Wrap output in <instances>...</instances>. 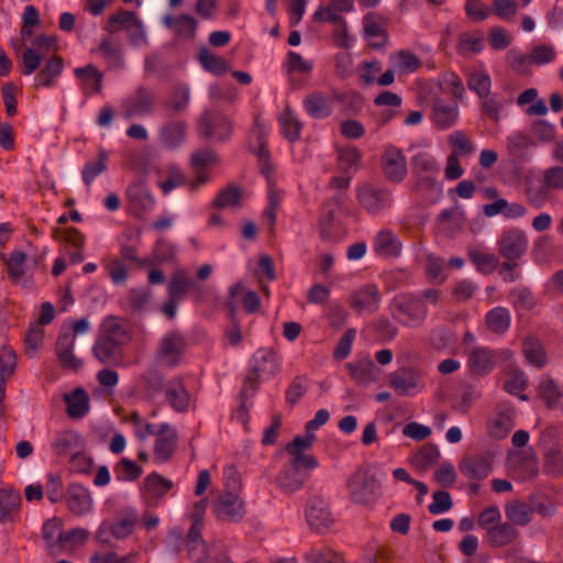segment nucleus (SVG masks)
I'll list each match as a JSON object with an SVG mask.
<instances>
[{
	"instance_id": "338daca9",
	"label": "nucleus",
	"mask_w": 563,
	"mask_h": 563,
	"mask_svg": "<svg viewBox=\"0 0 563 563\" xmlns=\"http://www.w3.org/2000/svg\"><path fill=\"white\" fill-rule=\"evenodd\" d=\"M483 49V37L481 34L471 35L463 33L460 35L457 52L465 56L470 53H479Z\"/></svg>"
},
{
	"instance_id": "2f4dec72",
	"label": "nucleus",
	"mask_w": 563,
	"mask_h": 563,
	"mask_svg": "<svg viewBox=\"0 0 563 563\" xmlns=\"http://www.w3.org/2000/svg\"><path fill=\"white\" fill-rule=\"evenodd\" d=\"M121 344L99 335L93 345V355L103 364L117 363L122 358Z\"/></svg>"
},
{
	"instance_id": "393cba45",
	"label": "nucleus",
	"mask_w": 563,
	"mask_h": 563,
	"mask_svg": "<svg viewBox=\"0 0 563 563\" xmlns=\"http://www.w3.org/2000/svg\"><path fill=\"white\" fill-rule=\"evenodd\" d=\"M515 409L510 404L498 407L497 418L489 426V433L496 439H504L514 428Z\"/></svg>"
},
{
	"instance_id": "20e7f679",
	"label": "nucleus",
	"mask_w": 563,
	"mask_h": 563,
	"mask_svg": "<svg viewBox=\"0 0 563 563\" xmlns=\"http://www.w3.org/2000/svg\"><path fill=\"white\" fill-rule=\"evenodd\" d=\"M157 98L155 92L145 87L139 86L131 95L121 102V114L126 120L145 118L152 115L156 108Z\"/></svg>"
},
{
	"instance_id": "a19ab883",
	"label": "nucleus",
	"mask_w": 563,
	"mask_h": 563,
	"mask_svg": "<svg viewBox=\"0 0 563 563\" xmlns=\"http://www.w3.org/2000/svg\"><path fill=\"white\" fill-rule=\"evenodd\" d=\"M544 464L543 472L551 477L563 475V454L556 443L544 446Z\"/></svg>"
},
{
	"instance_id": "13d9d810",
	"label": "nucleus",
	"mask_w": 563,
	"mask_h": 563,
	"mask_svg": "<svg viewBox=\"0 0 563 563\" xmlns=\"http://www.w3.org/2000/svg\"><path fill=\"white\" fill-rule=\"evenodd\" d=\"M107 153L103 150H100L98 159L96 162H89L84 166L81 175L82 180L87 186H89L98 175L102 174L107 169Z\"/></svg>"
},
{
	"instance_id": "39448f33",
	"label": "nucleus",
	"mask_w": 563,
	"mask_h": 563,
	"mask_svg": "<svg viewBox=\"0 0 563 563\" xmlns=\"http://www.w3.org/2000/svg\"><path fill=\"white\" fill-rule=\"evenodd\" d=\"M186 339L179 332L167 333L159 341L155 357L156 361L167 367H175L186 350Z\"/></svg>"
},
{
	"instance_id": "69168bd1",
	"label": "nucleus",
	"mask_w": 563,
	"mask_h": 563,
	"mask_svg": "<svg viewBox=\"0 0 563 563\" xmlns=\"http://www.w3.org/2000/svg\"><path fill=\"white\" fill-rule=\"evenodd\" d=\"M240 203L241 190L234 186L222 189L213 200V206L219 209L227 207H238Z\"/></svg>"
},
{
	"instance_id": "c03bdc74",
	"label": "nucleus",
	"mask_w": 563,
	"mask_h": 563,
	"mask_svg": "<svg viewBox=\"0 0 563 563\" xmlns=\"http://www.w3.org/2000/svg\"><path fill=\"white\" fill-rule=\"evenodd\" d=\"M190 99L189 88L187 86H176L164 103V109L168 114H177L185 111Z\"/></svg>"
},
{
	"instance_id": "1a4fd4ad",
	"label": "nucleus",
	"mask_w": 563,
	"mask_h": 563,
	"mask_svg": "<svg viewBox=\"0 0 563 563\" xmlns=\"http://www.w3.org/2000/svg\"><path fill=\"white\" fill-rule=\"evenodd\" d=\"M360 206L371 214H378L390 206V191L369 184L357 188Z\"/></svg>"
},
{
	"instance_id": "37998d69",
	"label": "nucleus",
	"mask_w": 563,
	"mask_h": 563,
	"mask_svg": "<svg viewBox=\"0 0 563 563\" xmlns=\"http://www.w3.org/2000/svg\"><path fill=\"white\" fill-rule=\"evenodd\" d=\"M440 457V451L435 444L422 445L411 457L410 463L418 470L426 471L434 465Z\"/></svg>"
},
{
	"instance_id": "473e14b6",
	"label": "nucleus",
	"mask_w": 563,
	"mask_h": 563,
	"mask_svg": "<svg viewBox=\"0 0 563 563\" xmlns=\"http://www.w3.org/2000/svg\"><path fill=\"white\" fill-rule=\"evenodd\" d=\"M186 130L187 126L183 121L165 123L159 132L163 145L170 150L178 147L185 141Z\"/></svg>"
},
{
	"instance_id": "c756f323",
	"label": "nucleus",
	"mask_w": 563,
	"mask_h": 563,
	"mask_svg": "<svg viewBox=\"0 0 563 563\" xmlns=\"http://www.w3.org/2000/svg\"><path fill=\"white\" fill-rule=\"evenodd\" d=\"M432 112L433 122L440 129L452 126L459 117L457 104H450L442 99L434 101Z\"/></svg>"
},
{
	"instance_id": "5fc2aeb1",
	"label": "nucleus",
	"mask_w": 563,
	"mask_h": 563,
	"mask_svg": "<svg viewBox=\"0 0 563 563\" xmlns=\"http://www.w3.org/2000/svg\"><path fill=\"white\" fill-rule=\"evenodd\" d=\"M21 495L11 488L0 489V521L5 520L10 514L20 506Z\"/></svg>"
},
{
	"instance_id": "680f3d73",
	"label": "nucleus",
	"mask_w": 563,
	"mask_h": 563,
	"mask_svg": "<svg viewBox=\"0 0 563 563\" xmlns=\"http://www.w3.org/2000/svg\"><path fill=\"white\" fill-rule=\"evenodd\" d=\"M194 285V280L185 273H175L168 284V296L173 299H181L184 294Z\"/></svg>"
},
{
	"instance_id": "e433bc0d",
	"label": "nucleus",
	"mask_w": 563,
	"mask_h": 563,
	"mask_svg": "<svg viewBox=\"0 0 563 563\" xmlns=\"http://www.w3.org/2000/svg\"><path fill=\"white\" fill-rule=\"evenodd\" d=\"M505 514L508 521L515 527H525L531 522L533 509L523 501L512 500L505 506Z\"/></svg>"
},
{
	"instance_id": "72a5a7b5",
	"label": "nucleus",
	"mask_w": 563,
	"mask_h": 563,
	"mask_svg": "<svg viewBox=\"0 0 563 563\" xmlns=\"http://www.w3.org/2000/svg\"><path fill=\"white\" fill-rule=\"evenodd\" d=\"M201 530L198 526H191L186 537L188 556L194 563H200L207 559V545Z\"/></svg>"
},
{
	"instance_id": "0eeeda50",
	"label": "nucleus",
	"mask_w": 563,
	"mask_h": 563,
	"mask_svg": "<svg viewBox=\"0 0 563 563\" xmlns=\"http://www.w3.org/2000/svg\"><path fill=\"white\" fill-rule=\"evenodd\" d=\"M306 520L311 530L318 533H325L334 522L329 504L319 496H314L308 500Z\"/></svg>"
},
{
	"instance_id": "7ed1b4c3",
	"label": "nucleus",
	"mask_w": 563,
	"mask_h": 563,
	"mask_svg": "<svg viewBox=\"0 0 563 563\" xmlns=\"http://www.w3.org/2000/svg\"><path fill=\"white\" fill-rule=\"evenodd\" d=\"M347 486L351 500L357 505L372 504L380 495L377 477L367 470L357 468L349 478Z\"/></svg>"
},
{
	"instance_id": "b1692460",
	"label": "nucleus",
	"mask_w": 563,
	"mask_h": 563,
	"mask_svg": "<svg viewBox=\"0 0 563 563\" xmlns=\"http://www.w3.org/2000/svg\"><path fill=\"white\" fill-rule=\"evenodd\" d=\"M303 108L313 119H324L332 113V98L320 91H314L303 99Z\"/></svg>"
},
{
	"instance_id": "6e6d98bb",
	"label": "nucleus",
	"mask_w": 563,
	"mask_h": 563,
	"mask_svg": "<svg viewBox=\"0 0 563 563\" xmlns=\"http://www.w3.org/2000/svg\"><path fill=\"white\" fill-rule=\"evenodd\" d=\"M362 158V153L354 146L341 148L338 155L339 167L344 173L356 170Z\"/></svg>"
},
{
	"instance_id": "a878e982",
	"label": "nucleus",
	"mask_w": 563,
	"mask_h": 563,
	"mask_svg": "<svg viewBox=\"0 0 563 563\" xmlns=\"http://www.w3.org/2000/svg\"><path fill=\"white\" fill-rule=\"evenodd\" d=\"M64 59L59 55H53L44 65V67L36 74L34 78V86L38 88L53 87L56 78L63 73Z\"/></svg>"
},
{
	"instance_id": "412c9836",
	"label": "nucleus",
	"mask_w": 563,
	"mask_h": 563,
	"mask_svg": "<svg viewBox=\"0 0 563 563\" xmlns=\"http://www.w3.org/2000/svg\"><path fill=\"white\" fill-rule=\"evenodd\" d=\"M519 536V530L509 521H505L488 530L486 541L493 548H503L516 542Z\"/></svg>"
},
{
	"instance_id": "bb28decb",
	"label": "nucleus",
	"mask_w": 563,
	"mask_h": 563,
	"mask_svg": "<svg viewBox=\"0 0 563 563\" xmlns=\"http://www.w3.org/2000/svg\"><path fill=\"white\" fill-rule=\"evenodd\" d=\"M43 539L52 554H58L63 550L62 520L57 517L46 520L43 525Z\"/></svg>"
},
{
	"instance_id": "dca6fc26",
	"label": "nucleus",
	"mask_w": 563,
	"mask_h": 563,
	"mask_svg": "<svg viewBox=\"0 0 563 563\" xmlns=\"http://www.w3.org/2000/svg\"><path fill=\"white\" fill-rule=\"evenodd\" d=\"M383 19L376 13L368 12L363 18L364 35L369 40V46L373 49H382L388 43V34L382 26Z\"/></svg>"
},
{
	"instance_id": "09e8293b",
	"label": "nucleus",
	"mask_w": 563,
	"mask_h": 563,
	"mask_svg": "<svg viewBox=\"0 0 563 563\" xmlns=\"http://www.w3.org/2000/svg\"><path fill=\"white\" fill-rule=\"evenodd\" d=\"M137 522V516L134 510H126L111 526V534L115 539H124L129 537Z\"/></svg>"
},
{
	"instance_id": "a18cd8bd",
	"label": "nucleus",
	"mask_w": 563,
	"mask_h": 563,
	"mask_svg": "<svg viewBox=\"0 0 563 563\" xmlns=\"http://www.w3.org/2000/svg\"><path fill=\"white\" fill-rule=\"evenodd\" d=\"M172 487V481L163 477L156 472L151 473L144 479V488L150 498H161L165 496Z\"/></svg>"
},
{
	"instance_id": "c9c22d12",
	"label": "nucleus",
	"mask_w": 563,
	"mask_h": 563,
	"mask_svg": "<svg viewBox=\"0 0 563 563\" xmlns=\"http://www.w3.org/2000/svg\"><path fill=\"white\" fill-rule=\"evenodd\" d=\"M64 401L71 418H81L89 410V396L82 387H77L71 394H65Z\"/></svg>"
},
{
	"instance_id": "8fccbe9b",
	"label": "nucleus",
	"mask_w": 563,
	"mask_h": 563,
	"mask_svg": "<svg viewBox=\"0 0 563 563\" xmlns=\"http://www.w3.org/2000/svg\"><path fill=\"white\" fill-rule=\"evenodd\" d=\"M507 148L515 157H522L534 146L532 137L525 132H515L507 137Z\"/></svg>"
},
{
	"instance_id": "4468645a",
	"label": "nucleus",
	"mask_w": 563,
	"mask_h": 563,
	"mask_svg": "<svg viewBox=\"0 0 563 563\" xmlns=\"http://www.w3.org/2000/svg\"><path fill=\"white\" fill-rule=\"evenodd\" d=\"M75 335L70 331H62L57 338L55 351L60 366L77 372L82 362L74 354Z\"/></svg>"
},
{
	"instance_id": "f3484780",
	"label": "nucleus",
	"mask_w": 563,
	"mask_h": 563,
	"mask_svg": "<svg viewBox=\"0 0 563 563\" xmlns=\"http://www.w3.org/2000/svg\"><path fill=\"white\" fill-rule=\"evenodd\" d=\"M493 468L492 457L488 455H473L464 459L460 464V471L470 479L477 482L486 478Z\"/></svg>"
},
{
	"instance_id": "0e129e2a",
	"label": "nucleus",
	"mask_w": 563,
	"mask_h": 563,
	"mask_svg": "<svg viewBox=\"0 0 563 563\" xmlns=\"http://www.w3.org/2000/svg\"><path fill=\"white\" fill-rule=\"evenodd\" d=\"M412 172L418 176L431 174L438 169L435 159L427 152H419L411 158Z\"/></svg>"
},
{
	"instance_id": "5701e85b",
	"label": "nucleus",
	"mask_w": 563,
	"mask_h": 563,
	"mask_svg": "<svg viewBox=\"0 0 563 563\" xmlns=\"http://www.w3.org/2000/svg\"><path fill=\"white\" fill-rule=\"evenodd\" d=\"M495 364V351L489 347H474L468 353V368L475 375L488 374Z\"/></svg>"
},
{
	"instance_id": "cd10ccee",
	"label": "nucleus",
	"mask_w": 563,
	"mask_h": 563,
	"mask_svg": "<svg viewBox=\"0 0 563 563\" xmlns=\"http://www.w3.org/2000/svg\"><path fill=\"white\" fill-rule=\"evenodd\" d=\"M522 353L527 362L537 368H542L548 364L547 352L541 341L534 335L523 339Z\"/></svg>"
},
{
	"instance_id": "f257e3e1",
	"label": "nucleus",
	"mask_w": 563,
	"mask_h": 563,
	"mask_svg": "<svg viewBox=\"0 0 563 563\" xmlns=\"http://www.w3.org/2000/svg\"><path fill=\"white\" fill-rule=\"evenodd\" d=\"M528 250L526 233L518 228L504 231L498 241V253L505 260L501 263L499 274L511 272L518 267V261Z\"/></svg>"
},
{
	"instance_id": "6e6552de",
	"label": "nucleus",
	"mask_w": 563,
	"mask_h": 563,
	"mask_svg": "<svg viewBox=\"0 0 563 563\" xmlns=\"http://www.w3.org/2000/svg\"><path fill=\"white\" fill-rule=\"evenodd\" d=\"M390 309L393 317L404 324H408V322L402 321L401 316H406L408 320L418 324L422 323L427 317V308L422 300L408 295L395 297Z\"/></svg>"
},
{
	"instance_id": "3c124183",
	"label": "nucleus",
	"mask_w": 563,
	"mask_h": 563,
	"mask_svg": "<svg viewBox=\"0 0 563 563\" xmlns=\"http://www.w3.org/2000/svg\"><path fill=\"white\" fill-rule=\"evenodd\" d=\"M282 132L284 136L291 143L300 137L302 129L301 122L294 115L292 111L287 107L279 117Z\"/></svg>"
},
{
	"instance_id": "c85d7f7f",
	"label": "nucleus",
	"mask_w": 563,
	"mask_h": 563,
	"mask_svg": "<svg viewBox=\"0 0 563 563\" xmlns=\"http://www.w3.org/2000/svg\"><path fill=\"white\" fill-rule=\"evenodd\" d=\"M166 399L175 411L185 412L190 402V396L181 379L175 378L166 385Z\"/></svg>"
},
{
	"instance_id": "603ef678",
	"label": "nucleus",
	"mask_w": 563,
	"mask_h": 563,
	"mask_svg": "<svg viewBox=\"0 0 563 563\" xmlns=\"http://www.w3.org/2000/svg\"><path fill=\"white\" fill-rule=\"evenodd\" d=\"M467 256L475 265L476 269L482 274L493 273L498 265L497 256L490 253H483L478 250L472 249L468 250Z\"/></svg>"
},
{
	"instance_id": "49530a36",
	"label": "nucleus",
	"mask_w": 563,
	"mask_h": 563,
	"mask_svg": "<svg viewBox=\"0 0 563 563\" xmlns=\"http://www.w3.org/2000/svg\"><path fill=\"white\" fill-rule=\"evenodd\" d=\"M346 368L350 376L358 384H368L375 379L376 366L372 360L349 363Z\"/></svg>"
},
{
	"instance_id": "7c9ffc66",
	"label": "nucleus",
	"mask_w": 563,
	"mask_h": 563,
	"mask_svg": "<svg viewBox=\"0 0 563 563\" xmlns=\"http://www.w3.org/2000/svg\"><path fill=\"white\" fill-rule=\"evenodd\" d=\"M308 478L309 474L307 472L298 471L288 465L277 477L276 482L284 493L292 494L300 489Z\"/></svg>"
},
{
	"instance_id": "4d7b16f0",
	"label": "nucleus",
	"mask_w": 563,
	"mask_h": 563,
	"mask_svg": "<svg viewBox=\"0 0 563 563\" xmlns=\"http://www.w3.org/2000/svg\"><path fill=\"white\" fill-rule=\"evenodd\" d=\"M468 89L475 91L482 99L488 97L492 87V80L487 73L475 71L470 74L467 78Z\"/></svg>"
},
{
	"instance_id": "e2e57ef3",
	"label": "nucleus",
	"mask_w": 563,
	"mask_h": 563,
	"mask_svg": "<svg viewBox=\"0 0 563 563\" xmlns=\"http://www.w3.org/2000/svg\"><path fill=\"white\" fill-rule=\"evenodd\" d=\"M509 296L512 305L517 309H533L537 306V300L528 287H517L510 290Z\"/></svg>"
},
{
	"instance_id": "052dcab7",
	"label": "nucleus",
	"mask_w": 563,
	"mask_h": 563,
	"mask_svg": "<svg viewBox=\"0 0 563 563\" xmlns=\"http://www.w3.org/2000/svg\"><path fill=\"white\" fill-rule=\"evenodd\" d=\"M42 55L34 47H25L21 55L20 71L24 76L32 75L42 63Z\"/></svg>"
},
{
	"instance_id": "aec40b11",
	"label": "nucleus",
	"mask_w": 563,
	"mask_h": 563,
	"mask_svg": "<svg viewBox=\"0 0 563 563\" xmlns=\"http://www.w3.org/2000/svg\"><path fill=\"white\" fill-rule=\"evenodd\" d=\"M75 76L81 82V89L85 96L100 93L102 90L103 74L92 64L74 69Z\"/></svg>"
},
{
	"instance_id": "2eb2a0df",
	"label": "nucleus",
	"mask_w": 563,
	"mask_h": 563,
	"mask_svg": "<svg viewBox=\"0 0 563 563\" xmlns=\"http://www.w3.org/2000/svg\"><path fill=\"white\" fill-rule=\"evenodd\" d=\"M85 446L81 435L74 430H64L56 434L52 448L60 457H71L78 452H82Z\"/></svg>"
},
{
	"instance_id": "f704fd0d",
	"label": "nucleus",
	"mask_w": 563,
	"mask_h": 563,
	"mask_svg": "<svg viewBox=\"0 0 563 563\" xmlns=\"http://www.w3.org/2000/svg\"><path fill=\"white\" fill-rule=\"evenodd\" d=\"M380 300L379 291L376 286L369 285L355 291L352 296L351 307L362 311L365 309L377 310Z\"/></svg>"
},
{
	"instance_id": "de8ad7c7",
	"label": "nucleus",
	"mask_w": 563,
	"mask_h": 563,
	"mask_svg": "<svg viewBox=\"0 0 563 563\" xmlns=\"http://www.w3.org/2000/svg\"><path fill=\"white\" fill-rule=\"evenodd\" d=\"M199 62L207 71L218 76L225 74L231 68L230 63L225 58L210 53L207 48L200 49Z\"/></svg>"
},
{
	"instance_id": "423d86ee",
	"label": "nucleus",
	"mask_w": 563,
	"mask_h": 563,
	"mask_svg": "<svg viewBox=\"0 0 563 563\" xmlns=\"http://www.w3.org/2000/svg\"><path fill=\"white\" fill-rule=\"evenodd\" d=\"M198 131L206 139L224 141L232 133V123L223 113L206 110L199 119Z\"/></svg>"
},
{
	"instance_id": "774afa93",
	"label": "nucleus",
	"mask_w": 563,
	"mask_h": 563,
	"mask_svg": "<svg viewBox=\"0 0 563 563\" xmlns=\"http://www.w3.org/2000/svg\"><path fill=\"white\" fill-rule=\"evenodd\" d=\"M453 507L451 495L446 490H437L432 495V503L428 506V510L432 515H440L449 511Z\"/></svg>"
},
{
	"instance_id": "58836bf2",
	"label": "nucleus",
	"mask_w": 563,
	"mask_h": 563,
	"mask_svg": "<svg viewBox=\"0 0 563 563\" xmlns=\"http://www.w3.org/2000/svg\"><path fill=\"white\" fill-rule=\"evenodd\" d=\"M374 250L382 256L393 257L400 254L401 244L393 232L382 231L375 239Z\"/></svg>"
},
{
	"instance_id": "6ab92c4d",
	"label": "nucleus",
	"mask_w": 563,
	"mask_h": 563,
	"mask_svg": "<svg viewBox=\"0 0 563 563\" xmlns=\"http://www.w3.org/2000/svg\"><path fill=\"white\" fill-rule=\"evenodd\" d=\"M389 385L402 396H411L419 389V375L412 368L402 367L389 375Z\"/></svg>"
},
{
	"instance_id": "a211bd4d",
	"label": "nucleus",
	"mask_w": 563,
	"mask_h": 563,
	"mask_svg": "<svg viewBox=\"0 0 563 563\" xmlns=\"http://www.w3.org/2000/svg\"><path fill=\"white\" fill-rule=\"evenodd\" d=\"M67 506L76 516L90 512L92 509L90 492L82 485L70 484L67 488Z\"/></svg>"
},
{
	"instance_id": "9b49d317",
	"label": "nucleus",
	"mask_w": 563,
	"mask_h": 563,
	"mask_svg": "<svg viewBox=\"0 0 563 563\" xmlns=\"http://www.w3.org/2000/svg\"><path fill=\"white\" fill-rule=\"evenodd\" d=\"M217 519L227 522H238L245 516L242 498L233 493L222 494L212 505Z\"/></svg>"
},
{
	"instance_id": "9d476101",
	"label": "nucleus",
	"mask_w": 563,
	"mask_h": 563,
	"mask_svg": "<svg viewBox=\"0 0 563 563\" xmlns=\"http://www.w3.org/2000/svg\"><path fill=\"white\" fill-rule=\"evenodd\" d=\"M125 197L137 217L142 216L144 212L151 211L156 203L147 181L144 178L132 181L125 189Z\"/></svg>"
},
{
	"instance_id": "bf43d9fd",
	"label": "nucleus",
	"mask_w": 563,
	"mask_h": 563,
	"mask_svg": "<svg viewBox=\"0 0 563 563\" xmlns=\"http://www.w3.org/2000/svg\"><path fill=\"white\" fill-rule=\"evenodd\" d=\"M44 338V330L40 324H30L24 336L25 354L32 358L35 356L36 351L40 349Z\"/></svg>"
},
{
	"instance_id": "79ce46f5",
	"label": "nucleus",
	"mask_w": 563,
	"mask_h": 563,
	"mask_svg": "<svg viewBox=\"0 0 563 563\" xmlns=\"http://www.w3.org/2000/svg\"><path fill=\"white\" fill-rule=\"evenodd\" d=\"M1 258L7 265L10 279L15 284L22 282L26 274V254L22 251H13L9 258H5L3 254H1Z\"/></svg>"
},
{
	"instance_id": "f03ea898",
	"label": "nucleus",
	"mask_w": 563,
	"mask_h": 563,
	"mask_svg": "<svg viewBox=\"0 0 563 563\" xmlns=\"http://www.w3.org/2000/svg\"><path fill=\"white\" fill-rule=\"evenodd\" d=\"M279 371L276 354L272 350L258 351L253 357L250 373L244 378L241 389V409L245 407V399L253 397L262 374L275 375Z\"/></svg>"
},
{
	"instance_id": "f8f14e48",
	"label": "nucleus",
	"mask_w": 563,
	"mask_h": 563,
	"mask_svg": "<svg viewBox=\"0 0 563 563\" xmlns=\"http://www.w3.org/2000/svg\"><path fill=\"white\" fill-rule=\"evenodd\" d=\"M382 168L389 181H402L407 175V162L402 152L395 146H387L382 156Z\"/></svg>"
},
{
	"instance_id": "4be33fe9",
	"label": "nucleus",
	"mask_w": 563,
	"mask_h": 563,
	"mask_svg": "<svg viewBox=\"0 0 563 563\" xmlns=\"http://www.w3.org/2000/svg\"><path fill=\"white\" fill-rule=\"evenodd\" d=\"M99 335L121 345H124L131 339L128 322L113 316H109L102 321Z\"/></svg>"
},
{
	"instance_id": "ddd939ff",
	"label": "nucleus",
	"mask_w": 563,
	"mask_h": 563,
	"mask_svg": "<svg viewBox=\"0 0 563 563\" xmlns=\"http://www.w3.org/2000/svg\"><path fill=\"white\" fill-rule=\"evenodd\" d=\"M178 443V434L174 427L162 423L156 432L154 445L155 461L164 463L170 460Z\"/></svg>"
},
{
	"instance_id": "ea45409f",
	"label": "nucleus",
	"mask_w": 563,
	"mask_h": 563,
	"mask_svg": "<svg viewBox=\"0 0 563 563\" xmlns=\"http://www.w3.org/2000/svg\"><path fill=\"white\" fill-rule=\"evenodd\" d=\"M16 368V355L12 349L3 347L0 354V404L5 395L7 380Z\"/></svg>"
},
{
	"instance_id": "864d4df0",
	"label": "nucleus",
	"mask_w": 563,
	"mask_h": 563,
	"mask_svg": "<svg viewBox=\"0 0 563 563\" xmlns=\"http://www.w3.org/2000/svg\"><path fill=\"white\" fill-rule=\"evenodd\" d=\"M306 563H345L338 552L330 548H311L305 553Z\"/></svg>"
},
{
	"instance_id": "4c0bfd02",
	"label": "nucleus",
	"mask_w": 563,
	"mask_h": 563,
	"mask_svg": "<svg viewBox=\"0 0 563 563\" xmlns=\"http://www.w3.org/2000/svg\"><path fill=\"white\" fill-rule=\"evenodd\" d=\"M510 312L507 308L496 307L490 309L485 317L487 329L496 334L505 333L510 327Z\"/></svg>"
}]
</instances>
